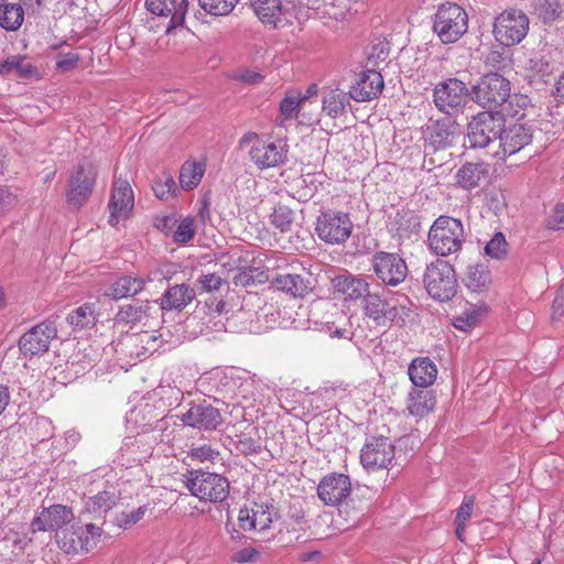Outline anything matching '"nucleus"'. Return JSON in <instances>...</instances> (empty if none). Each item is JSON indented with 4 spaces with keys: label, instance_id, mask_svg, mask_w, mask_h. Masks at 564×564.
Masks as SVG:
<instances>
[{
    "label": "nucleus",
    "instance_id": "72a5a7b5",
    "mask_svg": "<svg viewBox=\"0 0 564 564\" xmlns=\"http://www.w3.org/2000/svg\"><path fill=\"white\" fill-rule=\"evenodd\" d=\"M151 281V279H148ZM147 280L138 276L122 275L118 278L106 291L105 295L111 300H120L140 293Z\"/></svg>",
    "mask_w": 564,
    "mask_h": 564
},
{
    "label": "nucleus",
    "instance_id": "49530a36",
    "mask_svg": "<svg viewBox=\"0 0 564 564\" xmlns=\"http://www.w3.org/2000/svg\"><path fill=\"white\" fill-rule=\"evenodd\" d=\"M67 322L74 329H83L95 323L94 304L85 303L72 311L67 317Z\"/></svg>",
    "mask_w": 564,
    "mask_h": 564
},
{
    "label": "nucleus",
    "instance_id": "4be33fe9",
    "mask_svg": "<svg viewBox=\"0 0 564 564\" xmlns=\"http://www.w3.org/2000/svg\"><path fill=\"white\" fill-rule=\"evenodd\" d=\"M147 9L154 15L167 18L165 33L183 25L188 9L187 0H147Z\"/></svg>",
    "mask_w": 564,
    "mask_h": 564
},
{
    "label": "nucleus",
    "instance_id": "f257e3e1",
    "mask_svg": "<svg viewBox=\"0 0 564 564\" xmlns=\"http://www.w3.org/2000/svg\"><path fill=\"white\" fill-rule=\"evenodd\" d=\"M411 301L404 294L368 292L364 299L365 315L378 326L403 325L411 314Z\"/></svg>",
    "mask_w": 564,
    "mask_h": 564
},
{
    "label": "nucleus",
    "instance_id": "aec40b11",
    "mask_svg": "<svg viewBox=\"0 0 564 564\" xmlns=\"http://www.w3.org/2000/svg\"><path fill=\"white\" fill-rule=\"evenodd\" d=\"M288 150L281 142L257 140L249 150L250 160L260 170L275 167L286 160Z\"/></svg>",
    "mask_w": 564,
    "mask_h": 564
},
{
    "label": "nucleus",
    "instance_id": "ea45409f",
    "mask_svg": "<svg viewBox=\"0 0 564 564\" xmlns=\"http://www.w3.org/2000/svg\"><path fill=\"white\" fill-rule=\"evenodd\" d=\"M524 68L529 73L530 77H538L546 83L554 69L551 53L545 51L532 53L528 58Z\"/></svg>",
    "mask_w": 564,
    "mask_h": 564
},
{
    "label": "nucleus",
    "instance_id": "4c0bfd02",
    "mask_svg": "<svg viewBox=\"0 0 564 564\" xmlns=\"http://www.w3.org/2000/svg\"><path fill=\"white\" fill-rule=\"evenodd\" d=\"M17 75L21 78L37 77V68L22 55H10L0 61V75Z\"/></svg>",
    "mask_w": 564,
    "mask_h": 564
},
{
    "label": "nucleus",
    "instance_id": "f704fd0d",
    "mask_svg": "<svg viewBox=\"0 0 564 564\" xmlns=\"http://www.w3.org/2000/svg\"><path fill=\"white\" fill-rule=\"evenodd\" d=\"M435 402V397L432 391L412 389L408 395L406 409L410 415L422 419L433 411Z\"/></svg>",
    "mask_w": 564,
    "mask_h": 564
},
{
    "label": "nucleus",
    "instance_id": "79ce46f5",
    "mask_svg": "<svg viewBox=\"0 0 564 564\" xmlns=\"http://www.w3.org/2000/svg\"><path fill=\"white\" fill-rule=\"evenodd\" d=\"M501 113L512 118L521 119L525 116L527 110L532 107L531 99L524 94H511L501 106Z\"/></svg>",
    "mask_w": 564,
    "mask_h": 564
},
{
    "label": "nucleus",
    "instance_id": "69168bd1",
    "mask_svg": "<svg viewBox=\"0 0 564 564\" xmlns=\"http://www.w3.org/2000/svg\"><path fill=\"white\" fill-rule=\"evenodd\" d=\"M224 282V279L216 273L202 274L198 278V283L200 284L202 290L206 292L219 290Z\"/></svg>",
    "mask_w": 564,
    "mask_h": 564
},
{
    "label": "nucleus",
    "instance_id": "680f3d73",
    "mask_svg": "<svg viewBox=\"0 0 564 564\" xmlns=\"http://www.w3.org/2000/svg\"><path fill=\"white\" fill-rule=\"evenodd\" d=\"M195 235V225L192 218H184L174 232V240L177 242H188Z\"/></svg>",
    "mask_w": 564,
    "mask_h": 564
},
{
    "label": "nucleus",
    "instance_id": "603ef678",
    "mask_svg": "<svg viewBox=\"0 0 564 564\" xmlns=\"http://www.w3.org/2000/svg\"><path fill=\"white\" fill-rule=\"evenodd\" d=\"M271 506L267 503H257L252 505V517L254 519V530L256 531H264L270 528L272 523V512Z\"/></svg>",
    "mask_w": 564,
    "mask_h": 564
},
{
    "label": "nucleus",
    "instance_id": "2eb2a0df",
    "mask_svg": "<svg viewBox=\"0 0 564 564\" xmlns=\"http://www.w3.org/2000/svg\"><path fill=\"white\" fill-rule=\"evenodd\" d=\"M56 336L57 328L55 323L53 321H44L21 336L19 340L20 351L29 357L42 355L48 350L51 341Z\"/></svg>",
    "mask_w": 564,
    "mask_h": 564
},
{
    "label": "nucleus",
    "instance_id": "2f4dec72",
    "mask_svg": "<svg viewBox=\"0 0 564 564\" xmlns=\"http://www.w3.org/2000/svg\"><path fill=\"white\" fill-rule=\"evenodd\" d=\"M335 292L340 294L345 301H356L369 292L368 283L352 275H337L333 279Z\"/></svg>",
    "mask_w": 564,
    "mask_h": 564
},
{
    "label": "nucleus",
    "instance_id": "6e6552de",
    "mask_svg": "<svg viewBox=\"0 0 564 564\" xmlns=\"http://www.w3.org/2000/svg\"><path fill=\"white\" fill-rule=\"evenodd\" d=\"M505 119L499 111H481L468 122L467 140L470 148H486L500 141Z\"/></svg>",
    "mask_w": 564,
    "mask_h": 564
},
{
    "label": "nucleus",
    "instance_id": "4468645a",
    "mask_svg": "<svg viewBox=\"0 0 564 564\" xmlns=\"http://www.w3.org/2000/svg\"><path fill=\"white\" fill-rule=\"evenodd\" d=\"M394 457V445L384 436L367 438L360 451V463L367 470L387 468Z\"/></svg>",
    "mask_w": 564,
    "mask_h": 564
},
{
    "label": "nucleus",
    "instance_id": "ddd939ff",
    "mask_svg": "<svg viewBox=\"0 0 564 564\" xmlns=\"http://www.w3.org/2000/svg\"><path fill=\"white\" fill-rule=\"evenodd\" d=\"M75 520L74 511L65 505H51L41 507L30 523V531L37 532H55L63 530Z\"/></svg>",
    "mask_w": 564,
    "mask_h": 564
},
{
    "label": "nucleus",
    "instance_id": "cd10ccee",
    "mask_svg": "<svg viewBox=\"0 0 564 564\" xmlns=\"http://www.w3.org/2000/svg\"><path fill=\"white\" fill-rule=\"evenodd\" d=\"M130 355L145 359L155 352L163 344L162 335L158 332H141L127 337Z\"/></svg>",
    "mask_w": 564,
    "mask_h": 564
},
{
    "label": "nucleus",
    "instance_id": "bb28decb",
    "mask_svg": "<svg viewBox=\"0 0 564 564\" xmlns=\"http://www.w3.org/2000/svg\"><path fill=\"white\" fill-rule=\"evenodd\" d=\"M196 296L193 288L185 283L175 284L167 288L160 297V310L162 311H182Z\"/></svg>",
    "mask_w": 564,
    "mask_h": 564
},
{
    "label": "nucleus",
    "instance_id": "5701e85b",
    "mask_svg": "<svg viewBox=\"0 0 564 564\" xmlns=\"http://www.w3.org/2000/svg\"><path fill=\"white\" fill-rule=\"evenodd\" d=\"M533 131L531 127L516 123L507 129L502 128L499 147L502 156L512 155L532 142Z\"/></svg>",
    "mask_w": 564,
    "mask_h": 564
},
{
    "label": "nucleus",
    "instance_id": "338daca9",
    "mask_svg": "<svg viewBox=\"0 0 564 564\" xmlns=\"http://www.w3.org/2000/svg\"><path fill=\"white\" fill-rule=\"evenodd\" d=\"M79 62V55L77 53L59 54L56 61L57 69L62 72H68L73 69Z\"/></svg>",
    "mask_w": 564,
    "mask_h": 564
},
{
    "label": "nucleus",
    "instance_id": "a211bd4d",
    "mask_svg": "<svg viewBox=\"0 0 564 564\" xmlns=\"http://www.w3.org/2000/svg\"><path fill=\"white\" fill-rule=\"evenodd\" d=\"M134 206L132 188L127 180L117 178L108 204L109 224L116 226L129 217Z\"/></svg>",
    "mask_w": 564,
    "mask_h": 564
},
{
    "label": "nucleus",
    "instance_id": "dca6fc26",
    "mask_svg": "<svg viewBox=\"0 0 564 564\" xmlns=\"http://www.w3.org/2000/svg\"><path fill=\"white\" fill-rule=\"evenodd\" d=\"M376 275L387 285H398L408 274L405 261L397 253L377 252L372 259Z\"/></svg>",
    "mask_w": 564,
    "mask_h": 564
},
{
    "label": "nucleus",
    "instance_id": "c03bdc74",
    "mask_svg": "<svg viewBox=\"0 0 564 564\" xmlns=\"http://www.w3.org/2000/svg\"><path fill=\"white\" fill-rule=\"evenodd\" d=\"M75 525L78 543L82 544V553H87L97 545L102 530L94 523L85 525L75 523Z\"/></svg>",
    "mask_w": 564,
    "mask_h": 564
},
{
    "label": "nucleus",
    "instance_id": "473e14b6",
    "mask_svg": "<svg viewBox=\"0 0 564 564\" xmlns=\"http://www.w3.org/2000/svg\"><path fill=\"white\" fill-rule=\"evenodd\" d=\"M488 175L487 164L467 162L456 172L455 178L460 187L471 189L486 182Z\"/></svg>",
    "mask_w": 564,
    "mask_h": 564
},
{
    "label": "nucleus",
    "instance_id": "e433bc0d",
    "mask_svg": "<svg viewBox=\"0 0 564 564\" xmlns=\"http://www.w3.org/2000/svg\"><path fill=\"white\" fill-rule=\"evenodd\" d=\"M117 501L115 491H100L85 499L84 512L90 514L93 519H100L117 505Z\"/></svg>",
    "mask_w": 564,
    "mask_h": 564
},
{
    "label": "nucleus",
    "instance_id": "0e129e2a",
    "mask_svg": "<svg viewBox=\"0 0 564 564\" xmlns=\"http://www.w3.org/2000/svg\"><path fill=\"white\" fill-rule=\"evenodd\" d=\"M475 505L474 496H465L460 507L457 509L455 522L467 523L470 519Z\"/></svg>",
    "mask_w": 564,
    "mask_h": 564
},
{
    "label": "nucleus",
    "instance_id": "09e8293b",
    "mask_svg": "<svg viewBox=\"0 0 564 564\" xmlns=\"http://www.w3.org/2000/svg\"><path fill=\"white\" fill-rule=\"evenodd\" d=\"M271 224L281 232H288L294 221V212L286 205L279 204L270 215Z\"/></svg>",
    "mask_w": 564,
    "mask_h": 564
},
{
    "label": "nucleus",
    "instance_id": "9b49d317",
    "mask_svg": "<svg viewBox=\"0 0 564 564\" xmlns=\"http://www.w3.org/2000/svg\"><path fill=\"white\" fill-rule=\"evenodd\" d=\"M529 23V18L521 10H506L495 19L492 33L502 45H516L527 36Z\"/></svg>",
    "mask_w": 564,
    "mask_h": 564
},
{
    "label": "nucleus",
    "instance_id": "b1692460",
    "mask_svg": "<svg viewBox=\"0 0 564 564\" xmlns=\"http://www.w3.org/2000/svg\"><path fill=\"white\" fill-rule=\"evenodd\" d=\"M248 256L239 257L234 261L236 273L232 276V282L236 286L248 288L269 281L268 272L260 267L249 264L254 263V259L249 260Z\"/></svg>",
    "mask_w": 564,
    "mask_h": 564
},
{
    "label": "nucleus",
    "instance_id": "37998d69",
    "mask_svg": "<svg viewBox=\"0 0 564 564\" xmlns=\"http://www.w3.org/2000/svg\"><path fill=\"white\" fill-rule=\"evenodd\" d=\"M55 542L57 543L58 547L66 554L82 553V544L78 543L76 525L74 521L63 530H58L57 533H55Z\"/></svg>",
    "mask_w": 564,
    "mask_h": 564
},
{
    "label": "nucleus",
    "instance_id": "4d7b16f0",
    "mask_svg": "<svg viewBox=\"0 0 564 564\" xmlns=\"http://www.w3.org/2000/svg\"><path fill=\"white\" fill-rule=\"evenodd\" d=\"M236 448L243 455L259 454L262 451V445L259 440H256L249 434H241L236 443Z\"/></svg>",
    "mask_w": 564,
    "mask_h": 564
},
{
    "label": "nucleus",
    "instance_id": "e2e57ef3",
    "mask_svg": "<svg viewBox=\"0 0 564 564\" xmlns=\"http://www.w3.org/2000/svg\"><path fill=\"white\" fill-rule=\"evenodd\" d=\"M219 455L218 451L214 449L210 445H202L193 447L188 452V457L199 463L212 462Z\"/></svg>",
    "mask_w": 564,
    "mask_h": 564
},
{
    "label": "nucleus",
    "instance_id": "6ab92c4d",
    "mask_svg": "<svg viewBox=\"0 0 564 564\" xmlns=\"http://www.w3.org/2000/svg\"><path fill=\"white\" fill-rule=\"evenodd\" d=\"M181 421L193 429L213 431L223 423V416L217 408L204 400L191 404L189 409L182 414Z\"/></svg>",
    "mask_w": 564,
    "mask_h": 564
},
{
    "label": "nucleus",
    "instance_id": "f03ea898",
    "mask_svg": "<svg viewBox=\"0 0 564 564\" xmlns=\"http://www.w3.org/2000/svg\"><path fill=\"white\" fill-rule=\"evenodd\" d=\"M184 477L186 489L199 501L223 503L229 496V480L220 474L192 469Z\"/></svg>",
    "mask_w": 564,
    "mask_h": 564
},
{
    "label": "nucleus",
    "instance_id": "423d86ee",
    "mask_svg": "<svg viewBox=\"0 0 564 564\" xmlns=\"http://www.w3.org/2000/svg\"><path fill=\"white\" fill-rule=\"evenodd\" d=\"M511 90L510 82L502 75L490 72L482 75L470 89V98L477 105L494 111L505 104Z\"/></svg>",
    "mask_w": 564,
    "mask_h": 564
},
{
    "label": "nucleus",
    "instance_id": "7c9ffc66",
    "mask_svg": "<svg viewBox=\"0 0 564 564\" xmlns=\"http://www.w3.org/2000/svg\"><path fill=\"white\" fill-rule=\"evenodd\" d=\"M408 373L415 387L427 388L435 382L437 368L429 357H419L411 361Z\"/></svg>",
    "mask_w": 564,
    "mask_h": 564
},
{
    "label": "nucleus",
    "instance_id": "9d476101",
    "mask_svg": "<svg viewBox=\"0 0 564 564\" xmlns=\"http://www.w3.org/2000/svg\"><path fill=\"white\" fill-rule=\"evenodd\" d=\"M308 319L316 325L318 330L325 332L330 337L348 338L349 332L345 327L347 317L329 300L314 301L310 306Z\"/></svg>",
    "mask_w": 564,
    "mask_h": 564
},
{
    "label": "nucleus",
    "instance_id": "7ed1b4c3",
    "mask_svg": "<svg viewBox=\"0 0 564 564\" xmlns=\"http://www.w3.org/2000/svg\"><path fill=\"white\" fill-rule=\"evenodd\" d=\"M465 241L464 227L459 219L441 216L430 228L429 245L441 257H447L462 249Z\"/></svg>",
    "mask_w": 564,
    "mask_h": 564
},
{
    "label": "nucleus",
    "instance_id": "a18cd8bd",
    "mask_svg": "<svg viewBox=\"0 0 564 564\" xmlns=\"http://www.w3.org/2000/svg\"><path fill=\"white\" fill-rule=\"evenodd\" d=\"M204 165L195 162H185L180 172V185L183 189L189 191L196 187L203 175Z\"/></svg>",
    "mask_w": 564,
    "mask_h": 564
},
{
    "label": "nucleus",
    "instance_id": "f8f14e48",
    "mask_svg": "<svg viewBox=\"0 0 564 564\" xmlns=\"http://www.w3.org/2000/svg\"><path fill=\"white\" fill-rule=\"evenodd\" d=\"M315 231L318 238L326 243L339 245L350 237L352 221L347 213L338 210L323 212L317 217Z\"/></svg>",
    "mask_w": 564,
    "mask_h": 564
},
{
    "label": "nucleus",
    "instance_id": "c85d7f7f",
    "mask_svg": "<svg viewBox=\"0 0 564 564\" xmlns=\"http://www.w3.org/2000/svg\"><path fill=\"white\" fill-rule=\"evenodd\" d=\"M350 96L345 90L336 87L323 91L322 112L332 119H337L347 113L350 106Z\"/></svg>",
    "mask_w": 564,
    "mask_h": 564
},
{
    "label": "nucleus",
    "instance_id": "5fc2aeb1",
    "mask_svg": "<svg viewBox=\"0 0 564 564\" xmlns=\"http://www.w3.org/2000/svg\"><path fill=\"white\" fill-rule=\"evenodd\" d=\"M152 189L159 199L166 200L176 192V184L171 174H163L155 180Z\"/></svg>",
    "mask_w": 564,
    "mask_h": 564
},
{
    "label": "nucleus",
    "instance_id": "20e7f679",
    "mask_svg": "<svg viewBox=\"0 0 564 564\" xmlns=\"http://www.w3.org/2000/svg\"><path fill=\"white\" fill-rule=\"evenodd\" d=\"M468 30L466 11L453 2L441 4L434 14L433 31L444 44L457 42Z\"/></svg>",
    "mask_w": 564,
    "mask_h": 564
},
{
    "label": "nucleus",
    "instance_id": "412c9836",
    "mask_svg": "<svg viewBox=\"0 0 564 564\" xmlns=\"http://www.w3.org/2000/svg\"><path fill=\"white\" fill-rule=\"evenodd\" d=\"M351 491V482L347 475L329 474L322 478L317 487L318 498L327 506H338Z\"/></svg>",
    "mask_w": 564,
    "mask_h": 564
},
{
    "label": "nucleus",
    "instance_id": "39448f33",
    "mask_svg": "<svg viewBox=\"0 0 564 564\" xmlns=\"http://www.w3.org/2000/svg\"><path fill=\"white\" fill-rule=\"evenodd\" d=\"M423 283L427 294L440 302L453 299L457 291L454 267L445 260H436L426 265Z\"/></svg>",
    "mask_w": 564,
    "mask_h": 564
},
{
    "label": "nucleus",
    "instance_id": "a878e982",
    "mask_svg": "<svg viewBox=\"0 0 564 564\" xmlns=\"http://www.w3.org/2000/svg\"><path fill=\"white\" fill-rule=\"evenodd\" d=\"M158 312L159 308L150 301L124 304L119 307L115 322L116 324L132 326L140 323L145 325L149 318H152L153 314H158Z\"/></svg>",
    "mask_w": 564,
    "mask_h": 564
},
{
    "label": "nucleus",
    "instance_id": "6e6d98bb",
    "mask_svg": "<svg viewBox=\"0 0 564 564\" xmlns=\"http://www.w3.org/2000/svg\"><path fill=\"white\" fill-rule=\"evenodd\" d=\"M485 254L492 259H502L507 254V241L502 232H497L485 247Z\"/></svg>",
    "mask_w": 564,
    "mask_h": 564
},
{
    "label": "nucleus",
    "instance_id": "0eeeda50",
    "mask_svg": "<svg viewBox=\"0 0 564 564\" xmlns=\"http://www.w3.org/2000/svg\"><path fill=\"white\" fill-rule=\"evenodd\" d=\"M97 180V169L88 161L77 164L69 173L65 199L70 208L79 209L91 196Z\"/></svg>",
    "mask_w": 564,
    "mask_h": 564
},
{
    "label": "nucleus",
    "instance_id": "13d9d810",
    "mask_svg": "<svg viewBox=\"0 0 564 564\" xmlns=\"http://www.w3.org/2000/svg\"><path fill=\"white\" fill-rule=\"evenodd\" d=\"M545 227L550 230L564 229V204H555L549 212L545 219Z\"/></svg>",
    "mask_w": 564,
    "mask_h": 564
},
{
    "label": "nucleus",
    "instance_id": "c9c22d12",
    "mask_svg": "<svg viewBox=\"0 0 564 564\" xmlns=\"http://www.w3.org/2000/svg\"><path fill=\"white\" fill-rule=\"evenodd\" d=\"M22 0L4 1L0 4V28L8 32L18 31L24 22Z\"/></svg>",
    "mask_w": 564,
    "mask_h": 564
},
{
    "label": "nucleus",
    "instance_id": "393cba45",
    "mask_svg": "<svg viewBox=\"0 0 564 564\" xmlns=\"http://www.w3.org/2000/svg\"><path fill=\"white\" fill-rule=\"evenodd\" d=\"M383 88V78L379 72L366 70L350 87L348 94L358 102L369 101L376 98Z\"/></svg>",
    "mask_w": 564,
    "mask_h": 564
},
{
    "label": "nucleus",
    "instance_id": "de8ad7c7",
    "mask_svg": "<svg viewBox=\"0 0 564 564\" xmlns=\"http://www.w3.org/2000/svg\"><path fill=\"white\" fill-rule=\"evenodd\" d=\"M416 225V218L405 210H397L394 216H389L388 228L391 232L399 237L408 236L410 228Z\"/></svg>",
    "mask_w": 564,
    "mask_h": 564
},
{
    "label": "nucleus",
    "instance_id": "3c124183",
    "mask_svg": "<svg viewBox=\"0 0 564 564\" xmlns=\"http://www.w3.org/2000/svg\"><path fill=\"white\" fill-rule=\"evenodd\" d=\"M535 10L543 23H551L562 13V6L560 0H538Z\"/></svg>",
    "mask_w": 564,
    "mask_h": 564
},
{
    "label": "nucleus",
    "instance_id": "a19ab883",
    "mask_svg": "<svg viewBox=\"0 0 564 564\" xmlns=\"http://www.w3.org/2000/svg\"><path fill=\"white\" fill-rule=\"evenodd\" d=\"M257 17L265 24L276 25L282 17L281 0H251Z\"/></svg>",
    "mask_w": 564,
    "mask_h": 564
},
{
    "label": "nucleus",
    "instance_id": "864d4df0",
    "mask_svg": "<svg viewBox=\"0 0 564 564\" xmlns=\"http://www.w3.org/2000/svg\"><path fill=\"white\" fill-rule=\"evenodd\" d=\"M145 512L147 506H141L132 511H121L116 514L113 523L120 529H130L144 517Z\"/></svg>",
    "mask_w": 564,
    "mask_h": 564
},
{
    "label": "nucleus",
    "instance_id": "58836bf2",
    "mask_svg": "<svg viewBox=\"0 0 564 564\" xmlns=\"http://www.w3.org/2000/svg\"><path fill=\"white\" fill-rule=\"evenodd\" d=\"M465 285L471 292H484L491 283V272L485 262L469 264L466 269Z\"/></svg>",
    "mask_w": 564,
    "mask_h": 564
},
{
    "label": "nucleus",
    "instance_id": "052dcab7",
    "mask_svg": "<svg viewBox=\"0 0 564 564\" xmlns=\"http://www.w3.org/2000/svg\"><path fill=\"white\" fill-rule=\"evenodd\" d=\"M307 99V96H285L280 102V111L286 118H294L301 104Z\"/></svg>",
    "mask_w": 564,
    "mask_h": 564
},
{
    "label": "nucleus",
    "instance_id": "8fccbe9b",
    "mask_svg": "<svg viewBox=\"0 0 564 564\" xmlns=\"http://www.w3.org/2000/svg\"><path fill=\"white\" fill-rule=\"evenodd\" d=\"M238 2L239 0H198L199 7L214 17L228 15Z\"/></svg>",
    "mask_w": 564,
    "mask_h": 564
},
{
    "label": "nucleus",
    "instance_id": "bf43d9fd",
    "mask_svg": "<svg viewBox=\"0 0 564 564\" xmlns=\"http://www.w3.org/2000/svg\"><path fill=\"white\" fill-rule=\"evenodd\" d=\"M479 315L480 314L478 310H476L475 307H469L465 310V312L462 315L455 317L453 325L457 329L466 332L473 328L478 323Z\"/></svg>",
    "mask_w": 564,
    "mask_h": 564
},
{
    "label": "nucleus",
    "instance_id": "1a4fd4ad",
    "mask_svg": "<svg viewBox=\"0 0 564 564\" xmlns=\"http://www.w3.org/2000/svg\"><path fill=\"white\" fill-rule=\"evenodd\" d=\"M469 96L470 90L466 84L456 77L442 80L433 88V102L435 107L447 116L463 112Z\"/></svg>",
    "mask_w": 564,
    "mask_h": 564
},
{
    "label": "nucleus",
    "instance_id": "c756f323",
    "mask_svg": "<svg viewBox=\"0 0 564 564\" xmlns=\"http://www.w3.org/2000/svg\"><path fill=\"white\" fill-rule=\"evenodd\" d=\"M272 285L276 290L294 297H304L314 289L308 278L293 273L278 274L272 280Z\"/></svg>",
    "mask_w": 564,
    "mask_h": 564
},
{
    "label": "nucleus",
    "instance_id": "774afa93",
    "mask_svg": "<svg viewBox=\"0 0 564 564\" xmlns=\"http://www.w3.org/2000/svg\"><path fill=\"white\" fill-rule=\"evenodd\" d=\"M253 510L251 508H242L239 511L238 523L239 527L245 531L254 530V519L252 517Z\"/></svg>",
    "mask_w": 564,
    "mask_h": 564
},
{
    "label": "nucleus",
    "instance_id": "f3484780",
    "mask_svg": "<svg viewBox=\"0 0 564 564\" xmlns=\"http://www.w3.org/2000/svg\"><path fill=\"white\" fill-rule=\"evenodd\" d=\"M425 147L433 151L452 148L457 138V124L449 119L430 120L423 129Z\"/></svg>",
    "mask_w": 564,
    "mask_h": 564
}]
</instances>
